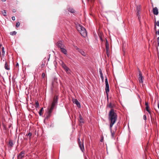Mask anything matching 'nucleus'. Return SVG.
<instances>
[{
    "mask_svg": "<svg viewBox=\"0 0 159 159\" xmlns=\"http://www.w3.org/2000/svg\"><path fill=\"white\" fill-rule=\"evenodd\" d=\"M69 11L71 13H73L74 12V10L73 9H69Z\"/></svg>",
    "mask_w": 159,
    "mask_h": 159,
    "instance_id": "30",
    "label": "nucleus"
},
{
    "mask_svg": "<svg viewBox=\"0 0 159 159\" xmlns=\"http://www.w3.org/2000/svg\"><path fill=\"white\" fill-rule=\"evenodd\" d=\"M12 12H16V10L15 9H13L12 10Z\"/></svg>",
    "mask_w": 159,
    "mask_h": 159,
    "instance_id": "39",
    "label": "nucleus"
},
{
    "mask_svg": "<svg viewBox=\"0 0 159 159\" xmlns=\"http://www.w3.org/2000/svg\"><path fill=\"white\" fill-rule=\"evenodd\" d=\"M101 78L102 81H103V75H102V76H101Z\"/></svg>",
    "mask_w": 159,
    "mask_h": 159,
    "instance_id": "38",
    "label": "nucleus"
},
{
    "mask_svg": "<svg viewBox=\"0 0 159 159\" xmlns=\"http://www.w3.org/2000/svg\"><path fill=\"white\" fill-rule=\"evenodd\" d=\"M79 121L81 123H83V119L81 116V115H79Z\"/></svg>",
    "mask_w": 159,
    "mask_h": 159,
    "instance_id": "14",
    "label": "nucleus"
},
{
    "mask_svg": "<svg viewBox=\"0 0 159 159\" xmlns=\"http://www.w3.org/2000/svg\"><path fill=\"white\" fill-rule=\"evenodd\" d=\"M156 33L158 35H159V30H158L156 32Z\"/></svg>",
    "mask_w": 159,
    "mask_h": 159,
    "instance_id": "42",
    "label": "nucleus"
},
{
    "mask_svg": "<svg viewBox=\"0 0 159 159\" xmlns=\"http://www.w3.org/2000/svg\"><path fill=\"white\" fill-rule=\"evenodd\" d=\"M61 66L64 69L67 67L63 62H62V63Z\"/></svg>",
    "mask_w": 159,
    "mask_h": 159,
    "instance_id": "20",
    "label": "nucleus"
},
{
    "mask_svg": "<svg viewBox=\"0 0 159 159\" xmlns=\"http://www.w3.org/2000/svg\"><path fill=\"white\" fill-rule=\"evenodd\" d=\"M64 70H65L66 71V72H67V73H68V74L70 73V69L68 67H67Z\"/></svg>",
    "mask_w": 159,
    "mask_h": 159,
    "instance_id": "18",
    "label": "nucleus"
},
{
    "mask_svg": "<svg viewBox=\"0 0 159 159\" xmlns=\"http://www.w3.org/2000/svg\"><path fill=\"white\" fill-rule=\"evenodd\" d=\"M57 98H54L53 99V101L52 102V106H55V104L57 103Z\"/></svg>",
    "mask_w": 159,
    "mask_h": 159,
    "instance_id": "13",
    "label": "nucleus"
},
{
    "mask_svg": "<svg viewBox=\"0 0 159 159\" xmlns=\"http://www.w3.org/2000/svg\"><path fill=\"white\" fill-rule=\"evenodd\" d=\"M39 106V104L38 102H35V107H38Z\"/></svg>",
    "mask_w": 159,
    "mask_h": 159,
    "instance_id": "33",
    "label": "nucleus"
},
{
    "mask_svg": "<svg viewBox=\"0 0 159 159\" xmlns=\"http://www.w3.org/2000/svg\"><path fill=\"white\" fill-rule=\"evenodd\" d=\"M5 68L7 70H9L10 69V68L8 67V65L7 64L6 62V63L5 64Z\"/></svg>",
    "mask_w": 159,
    "mask_h": 159,
    "instance_id": "17",
    "label": "nucleus"
},
{
    "mask_svg": "<svg viewBox=\"0 0 159 159\" xmlns=\"http://www.w3.org/2000/svg\"><path fill=\"white\" fill-rule=\"evenodd\" d=\"M117 119L116 114L114 112V110L111 109L109 113V120L110 122V129L111 135L112 137H114L115 132L116 131V128L112 129V128L113 125L115 123Z\"/></svg>",
    "mask_w": 159,
    "mask_h": 159,
    "instance_id": "1",
    "label": "nucleus"
},
{
    "mask_svg": "<svg viewBox=\"0 0 159 159\" xmlns=\"http://www.w3.org/2000/svg\"><path fill=\"white\" fill-rule=\"evenodd\" d=\"M143 119L144 120H146L147 119L146 116L145 115H144L143 116Z\"/></svg>",
    "mask_w": 159,
    "mask_h": 159,
    "instance_id": "32",
    "label": "nucleus"
},
{
    "mask_svg": "<svg viewBox=\"0 0 159 159\" xmlns=\"http://www.w3.org/2000/svg\"><path fill=\"white\" fill-rule=\"evenodd\" d=\"M145 105L146 107L147 106H149L148 105V102H145Z\"/></svg>",
    "mask_w": 159,
    "mask_h": 159,
    "instance_id": "34",
    "label": "nucleus"
},
{
    "mask_svg": "<svg viewBox=\"0 0 159 159\" xmlns=\"http://www.w3.org/2000/svg\"><path fill=\"white\" fill-rule=\"evenodd\" d=\"M43 108H42L39 111V114L40 116H41L42 115V112L43 111Z\"/></svg>",
    "mask_w": 159,
    "mask_h": 159,
    "instance_id": "21",
    "label": "nucleus"
},
{
    "mask_svg": "<svg viewBox=\"0 0 159 159\" xmlns=\"http://www.w3.org/2000/svg\"><path fill=\"white\" fill-rule=\"evenodd\" d=\"M2 2H5L6 1V0H2Z\"/></svg>",
    "mask_w": 159,
    "mask_h": 159,
    "instance_id": "43",
    "label": "nucleus"
},
{
    "mask_svg": "<svg viewBox=\"0 0 159 159\" xmlns=\"http://www.w3.org/2000/svg\"><path fill=\"white\" fill-rule=\"evenodd\" d=\"M61 52L65 54H67V51L66 49V48L65 46L64 47L61 48Z\"/></svg>",
    "mask_w": 159,
    "mask_h": 159,
    "instance_id": "11",
    "label": "nucleus"
},
{
    "mask_svg": "<svg viewBox=\"0 0 159 159\" xmlns=\"http://www.w3.org/2000/svg\"><path fill=\"white\" fill-rule=\"evenodd\" d=\"M57 45L58 47L60 48V49L62 47H64V46L62 44V42L60 41H58L57 43Z\"/></svg>",
    "mask_w": 159,
    "mask_h": 159,
    "instance_id": "8",
    "label": "nucleus"
},
{
    "mask_svg": "<svg viewBox=\"0 0 159 159\" xmlns=\"http://www.w3.org/2000/svg\"><path fill=\"white\" fill-rule=\"evenodd\" d=\"M77 29L80 34L84 37L87 36V34L85 29L82 26L80 25H78L77 26Z\"/></svg>",
    "mask_w": 159,
    "mask_h": 159,
    "instance_id": "2",
    "label": "nucleus"
},
{
    "mask_svg": "<svg viewBox=\"0 0 159 159\" xmlns=\"http://www.w3.org/2000/svg\"><path fill=\"white\" fill-rule=\"evenodd\" d=\"M146 111H148V112L149 113V114H150L151 113V112L150 111V110H149V106H146Z\"/></svg>",
    "mask_w": 159,
    "mask_h": 159,
    "instance_id": "19",
    "label": "nucleus"
},
{
    "mask_svg": "<svg viewBox=\"0 0 159 159\" xmlns=\"http://www.w3.org/2000/svg\"><path fill=\"white\" fill-rule=\"evenodd\" d=\"M79 146L81 150H82V151H83L84 149V145L83 143H81V142L80 141L79 139Z\"/></svg>",
    "mask_w": 159,
    "mask_h": 159,
    "instance_id": "6",
    "label": "nucleus"
},
{
    "mask_svg": "<svg viewBox=\"0 0 159 159\" xmlns=\"http://www.w3.org/2000/svg\"><path fill=\"white\" fill-rule=\"evenodd\" d=\"M16 67H18V66H19V64H18V63H16Z\"/></svg>",
    "mask_w": 159,
    "mask_h": 159,
    "instance_id": "41",
    "label": "nucleus"
},
{
    "mask_svg": "<svg viewBox=\"0 0 159 159\" xmlns=\"http://www.w3.org/2000/svg\"><path fill=\"white\" fill-rule=\"evenodd\" d=\"M20 23L19 22H18L17 23H16V27H17V28H18L20 25Z\"/></svg>",
    "mask_w": 159,
    "mask_h": 159,
    "instance_id": "25",
    "label": "nucleus"
},
{
    "mask_svg": "<svg viewBox=\"0 0 159 159\" xmlns=\"http://www.w3.org/2000/svg\"><path fill=\"white\" fill-rule=\"evenodd\" d=\"M157 42H158V45L159 46V37H158L157 38Z\"/></svg>",
    "mask_w": 159,
    "mask_h": 159,
    "instance_id": "35",
    "label": "nucleus"
},
{
    "mask_svg": "<svg viewBox=\"0 0 159 159\" xmlns=\"http://www.w3.org/2000/svg\"><path fill=\"white\" fill-rule=\"evenodd\" d=\"M10 34L11 35H16V32L15 31H14L11 32Z\"/></svg>",
    "mask_w": 159,
    "mask_h": 159,
    "instance_id": "22",
    "label": "nucleus"
},
{
    "mask_svg": "<svg viewBox=\"0 0 159 159\" xmlns=\"http://www.w3.org/2000/svg\"><path fill=\"white\" fill-rule=\"evenodd\" d=\"M52 111V110H51L50 109H48V113L47 115V118L49 117L50 116V114L51 113Z\"/></svg>",
    "mask_w": 159,
    "mask_h": 159,
    "instance_id": "15",
    "label": "nucleus"
},
{
    "mask_svg": "<svg viewBox=\"0 0 159 159\" xmlns=\"http://www.w3.org/2000/svg\"><path fill=\"white\" fill-rule=\"evenodd\" d=\"M99 73H100V76L103 75L102 70L101 69H99Z\"/></svg>",
    "mask_w": 159,
    "mask_h": 159,
    "instance_id": "27",
    "label": "nucleus"
},
{
    "mask_svg": "<svg viewBox=\"0 0 159 159\" xmlns=\"http://www.w3.org/2000/svg\"><path fill=\"white\" fill-rule=\"evenodd\" d=\"M73 102L74 103H75L76 104L77 107H80V105L79 103V102H78V101L77 100L75 99H73Z\"/></svg>",
    "mask_w": 159,
    "mask_h": 159,
    "instance_id": "7",
    "label": "nucleus"
},
{
    "mask_svg": "<svg viewBox=\"0 0 159 159\" xmlns=\"http://www.w3.org/2000/svg\"><path fill=\"white\" fill-rule=\"evenodd\" d=\"M78 51L82 55L84 56H86V53L84 51L79 49H78Z\"/></svg>",
    "mask_w": 159,
    "mask_h": 159,
    "instance_id": "12",
    "label": "nucleus"
},
{
    "mask_svg": "<svg viewBox=\"0 0 159 159\" xmlns=\"http://www.w3.org/2000/svg\"><path fill=\"white\" fill-rule=\"evenodd\" d=\"M2 46V45L0 43V48Z\"/></svg>",
    "mask_w": 159,
    "mask_h": 159,
    "instance_id": "44",
    "label": "nucleus"
},
{
    "mask_svg": "<svg viewBox=\"0 0 159 159\" xmlns=\"http://www.w3.org/2000/svg\"><path fill=\"white\" fill-rule=\"evenodd\" d=\"M25 138L26 139H27V138H26V137H25Z\"/></svg>",
    "mask_w": 159,
    "mask_h": 159,
    "instance_id": "45",
    "label": "nucleus"
},
{
    "mask_svg": "<svg viewBox=\"0 0 159 159\" xmlns=\"http://www.w3.org/2000/svg\"><path fill=\"white\" fill-rule=\"evenodd\" d=\"M13 145L14 143L13 142V141L11 140L10 139L9 140V142L8 144V147H10L11 148L13 146Z\"/></svg>",
    "mask_w": 159,
    "mask_h": 159,
    "instance_id": "9",
    "label": "nucleus"
},
{
    "mask_svg": "<svg viewBox=\"0 0 159 159\" xmlns=\"http://www.w3.org/2000/svg\"><path fill=\"white\" fill-rule=\"evenodd\" d=\"M139 80L140 83H142L143 82V77L142 75V74L141 72L139 71Z\"/></svg>",
    "mask_w": 159,
    "mask_h": 159,
    "instance_id": "4",
    "label": "nucleus"
},
{
    "mask_svg": "<svg viewBox=\"0 0 159 159\" xmlns=\"http://www.w3.org/2000/svg\"><path fill=\"white\" fill-rule=\"evenodd\" d=\"M29 136V138L30 139V131L25 135V137Z\"/></svg>",
    "mask_w": 159,
    "mask_h": 159,
    "instance_id": "31",
    "label": "nucleus"
},
{
    "mask_svg": "<svg viewBox=\"0 0 159 159\" xmlns=\"http://www.w3.org/2000/svg\"><path fill=\"white\" fill-rule=\"evenodd\" d=\"M106 50L107 55L108 57L109 55V49H106Z\"/></svg>",
    "mask_w": 159,
    "mask_h": 159,
    "instance_id": "29",
    "label": "nucleus"
},
{
    "mask_svg": "<svg viewBox=\"0 0 159 159\" xmlns=\"http://www.w3.org/2000/svg\"><path fill=\"white\" fill-rule=\"evenodd\" d=\"M101 142H102V140H101Z\"/></svg>",
    "mask_w": 159,
    "mask_h": 159,
    "instance_id": "46",
    "label": "nucleus"
},
{
    "mask_svg": "<svg viewBox=\"0 0 159 159\" xmlns=\"http://www.w3.org/2000/svg\"><path fill=\"white\" fill-rule=\"evenodd\" d=\"M42 77H45V73H43L42 74Z\"/></svg>",
    "mask_w": 159,
    "mask_h": 159,
    "instance_id": "40",
    "label": "nucleus"
},
{
    "mask_svg": "<svg viewBox=\"0 0 159 159\" xmlns=\"http://www.w3.org/2000/svg\"><path fill=\"white\" fill-rule=\"evenodd\" d=\"M11 18L13 20H15V18L14 16H12Z\"/></svg>",
    "mask_w": 159,
    "mask_h": 159,
    "instance_id": "37",
    "label": "nucleus"
},
{
    "mask_svg": "<svg viewBox=\"0 0 159 159\" xmlns=\"http://www.w3.org/2000/svg\"><path fill=\"white\" fill-rule=\"evenodd\" d=\"M54 106H51V107L50 108V109H51V110H52L54 108Z\"/></svg>",
    "mask_w": 159,
    "mask_h": 159,
    "instance_id": "36",
    "label": "nucleus"
},
{
    "mask_svg": "<svg viewBox=\"0 0 159 159\" xmlns=\"http://www.w3.org/2000/svg\"><path fill=\"white\" fill-rule=\"evenodd\" d=\"M2 55H4V54H5V51L4 50V48L3 47L2 48Z\"/></svg>",
    "mask_w": 159,
    "mask_h": 159,
    "instance_id": "26",
    "label": "nucleus"
},
{
    "mask_svg": "<svg viewBox=\"0 0 159 159\" xmlns=\"http://www.w3.org/2000/svg\"><path fill=\"white\" fill-rule=\"evenodd\" d=\"M156 25L157 26H159V20L157 21V22L155 23V28L156 29Z\"/></svg>",
    "mask_w": 159,
    "mask_h": 159,
    "instance_id": "23",
    "label": "nucleus"
},
{
    "mask_svg": "<svg viewBox=\"0 0 159 159\" xmlns=\"http://www.w3.org/2000/svg\"><path fill=\"white\" fill-rule=\"evenodd\" d=\"M25 152L22 151L18 156V159H21L24 156Z\"/></svg>",
    "mask_w": 159,
    "mask_h": 159,
    "instance_id": "5",
    "label": "nucleus"
},
{
    "mask_svg": "<svg viewBox=\"0 0 159 159\" xmlns=\"http://www.w3.org/2000/svg\"><path fill=\"white\" fill-rule=\"evenodd\" d=\"M153 13L155 15H157L158 14V11L157 7H155L153 9Z\"/></svg>",
    "mask_w": 159,
    "mask_h": 159,
    "instance_id": "10",
    "label": "nucleus"
},
{
    "mask_svg": "<svg viewBox=\"0 0 159 159\" xmlns=\"http://www.w3.org/2000/svg\"><path fill=\"white\" fill-rule=\"evenodd\" d=\"M140 8V5H139V6H137V9L138 11V12H139V11Z\"/></svg>",
    "mask_w": 159,
    "mask_h": 159,
    "instance_id": "28",
    "label": "nucleus"
},
{
    "mask_svg": "<svg viewBox=\"0 0 159 159\" xmlns=\"http://www.w3.org/2000/svg\"><path fill=\"white\" fill-rule=\"evenodd\" d=\"M105 84H106V88H105V90L106 91V93L108 95V93L109 92V85L107 80V79L106 77L105 79Z\"/></svg>",
    "mask_w": 159,
    "mask_h": 159,
    "instance_id": "3",
    "label": "nucleus"
},
{
    "mask_svg": "<svg viewBox=\"0 0 159 159\" xmlns=\"http://www.w3.org/2000/svg\"><path fill=\"white\" fill-rule=\"evenodd\" d=\"M106 49H109V44L108 43L107 41L106 40Z\"/></svg>",
    "mask_w": 159,
    "mask_h": 159,
    "instance_id": "16",
    "label": "nucleus"
},
{
    "mask_svg": "<svg viewBox=\"0 0 159 159\" xmlns=\"http://www.w3.org/2000/svg\"><path fill=\"white\" fill-rule=\"evenodd\" d=\"M2 13L4 16H5L6 14V11L5 10H3L2 11Z\"/></svg>",
    "mask_w": 159,
    "mask_h": 159,
    "instance_id": "24",
    "label": "nucleus"
}]
</instances>
